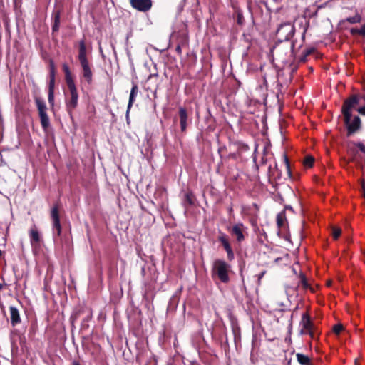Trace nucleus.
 <instances>
[{
    "label": "nucleus",
    "instance_id": "5",
    "mask_svg": "<svg viewBox=\"0 0 365 365\" xmlns=\"http://www.w3.org/2000/svg\"><path fill=\"white\" fill-rule=\"evenodd\" d=\"M70 97L66 100V107L69 113H71L78 106V94L75 83L67 85Z\"/></svg>",
    "mask_w": 365,
    "mask_h": 365
},
{
    "label": "nucleus",
    "instance_id": "19",
    "mask_svg": "<svg viewBox=\"0 0 365 365\" xmlns=\"http://www.w3.org/2000/svg\"><path fill=\"white\" fill-rule=\"evenodd\" d=\"M296 357H297V361L301 364V365H310L309 364V358L303 354H300V353H297L296 354Z\"/></svg>",
    "mask_w": 365,
    "mask_h": 365
},
{
    "label": "nucleus",
    "instance_id": "9",
    "mask_svg": "<svg viewBox=\"0 0 365 365\" xmlns=\"http://www.w3.org/2000/svg\"><path fill=\"white\" fill-rule=\"evenodd\" d=\"M79 62H80V64H81V66L82 67V69H83V78L86 79V81L88 83H91V81H92L93 73H92V71L91 69L90 64H89V62H88V59L87 60L81 61Z\"/></svg>",
    "mask_w": 365,
    "mask_h": 365
},
{
    "label": "nucleus",
    "instance_id": "34",
    "mask_svg": "<svg viewBox=\"0 0 365 365\" xmlns=\"http://www.w3.org/2000/svg\"><path fill=\"white\" fill-rule=\"evenodd\" d=\"M176 51H177L178 53H180V52H181V48H180V46H178V47L176 48Z\"/></svg>",
    "mask_w": 365,
    "mask_h": 365
},
{
    "label": "nucleus",
    "instance_id": "22",
    "mask_svg": "<svg viewBox=\"0 0 365 365\" xmlns=\"http://www.w3.org/2000/svg\"><path fill=\"white\" fill-rule=\"evenodd\" d=\"M332 236L334 239L336 240L339 238L341 233V230L339 227H333L332 229Z\"/></svg>",
    "mask_w": 365,
    "mask_h": 365
},
{
    "label": "nucleus",
    "instance_id": "14",
    "mask_svg": "<svg viewBox=\"0 0 365 365\" xmlns=\"http://www.w3.org/2000/svg\"><path fill=\"white\" fill-rule=\"evenodd\" d=\"M219 241L222 244V245L224 246V248L225 249L227 253V256H228V258L230 259H233L234 257V254H233V252L232 250V248L230 245V243L228 242V240L226 237V235L225 234H222L219 236Z\"/></svg>",
    "mask_w": 365,
    "mask_h": 365
},
{
    "label": "nucleus",
    "instance_id": "27",
    "mask_svg": "<svg viewBox=\"0 0 365 365\" xmlns=\"http://www.w3.org/2000/svg\"><path fill=\"white\" fill-rule=\"evenodd\" d=\"M300 283L302 284V285L304 288H307L308 287V284L307 282V280H306V278H305L304 275H301V277H300Z\"/></svg>",
    "mask_w": 365,
    "mask_h": 365
},
{
    "label": "nucleus",
    "instance_id": "2",
    "mask_svg": "<svg viewBox=\"0 0 365 365\" xmlns=\"http://www.w3.org/2000/svg\"><path fill=\"white\" fill-rule=\"evenodd\" d=\"M294 26L289 22H286L279 26L277 35L280 41H289L294 36Z\"/></svg>",
    "mask_w": 365,
    "mask_h": 365
},
{
    "label": "nucleus",
    "instance_id": "13",
    "mask_svg": "<svg viewBox=\"0 0 365 365\" xmlns=\"http://www.w3.org/2000/svg\"><path fill=\"white\" fill-rule=\"evenodd\" d=\"M138 93V87L136 84H133L130 91L128 108L126 110V117L128 118L130 110L133 106V102L135 101V98Z\"/></svg>",
    "mask_w": 365,
    "mask_h": 365
},
{
    "label": "nucleus",
    "instance_id": "16",
    "mask_svg": "<svg viewBox=\"0 0 365 365\" xmlns=\"http://www.w3.org/2000/svg\"><path fill=\"white\" fill-rule=\"evenodd\" d=\"M179 115H180V128L182 132L185 131L187 128V113L185 108H179Z\"/></svg>",
    "mask_w": 365,
    "mask_h": 365
},
{
    "label": "nucleus",
    "instance_id": "6",
    "mask_svg": "<svg viewBox=\"0 0 365 365\" xmlns=\"http://www.w3.org/2000/svg\"><path fill=\"white\" fill-rule=\"evenodd\" d=\"M51 217L53 222V237L60 236L61 233V226L60 223L58 207L55 205L51 211Z\"/></svg>",
    "mask_w": 365,
    "mask_h": 365
},
{
    "label": "nucleus",
    "instance_id": "3",
    "mask_svg": "<svg viewBox=\"0 0 365 365\" xmlns=\"http://www.w3.org/2000/svg\"><path fill=\"white\" fill-rule=\"evenodd\" d=\"M35 103L38 110L41 126L44 130H46L50 125L49 118L46 113V105L45 102L39 98L35 99Z\"/></svg>",
    "mask_w": 365,
    "mask_h": 365
},
{
    "label": "nucleus",
    "instance_id": "37",
    "mask_svg": "<svg viewBox=\"0 0 365 365\" xmlns=\"http://www.w3.org/2000/svg\"><path fill=\"white\" fill-rule=\"evenodd\" d=\"M2 287H3V285H2V284L0 283V290L2 289Z\"/></svg>",
    "mask_w": 365,
    "mask_h": 365
},
{
    "label": "nucleus",
    "instance_id": "18",
    "mask_svg": "<svg viewBox=\"0 0 365 365\" xmlns=\"http://www.w3.org/2000/svg\"><path fill=\"white\" fill-rule=\"evenodd\" d=\"M78 58L79 61L88 59L86 57V47L83 40H81L79 42V52Z\"/></svg>",
    "mask_w": 365,
    "mask_h": 365
},
{
    "label": "nucleus",
    "instance_id": "30",
    "mask_svg": "<svg viewBox=\"0 0 365 365\" xmlns=\"http://www.w3.org/2000/svg\"><path fill=\"white\" fill-rule=\"evenodd\" d=\"M357 111L361 114V115H365V106H362V107H360L359 108L356 109Z\"/></svg>",
    "mask_w": 365,
    "mask_h": 365
},
{
    "label": "nucleus",
    "instance_id": "12",
    "mask_svg": "<svg viewBox=\"0 0 365 365\" xmlns=\"http://www.w3.org/2000/svg\"><path fill=\"white\" fill-rule=\"evenodd\" d=\"M344 121L350 133L355 132L359 128L361 122L358 116H355L353 120H351V117L349 120L346 121L344 120Z\"/></svg>",
    "mask_w": 365,
    "mask_h": 365
},
{
    "label": "nucleus",
    "instance_id": "25",
    "mask_svg": "<svg viewBox=\"0 0 365 365\" xmlns=\"http://www.w3.org/2000/svg\"><path fill=\"white\" fill-rule=\"evenodd\" d=\"M343 329V326L341 324H336L334 326L333 330L334 333L339 334Z\"/></svg>",
    "mask_w": 365,
    "mask_h": 365
},
{
    "label": "nucleus",
    "instance_id": "15",
    "mask_svg": "<svg viewBox=\"0 0 365 365\" xmlns=\"http://www.w3.org/2000/svg\"><path fill=\"white\" fill-rule=\"evenodd\" d=\"M301 324L303 327L302 331L303 333L309 334L312 335V324L311 322L309 317L305 314H304L302 316Z\"/></svg>",
    "mask_w": 365,
    "mask_h": 365
},
{
    "label": "nucleus",
    "instance_id": "29",
    "mask_svg": "<svg viewBox=\"0 0 365 365\" xmlns=\"http://www.w3.org/2000/svg\"><path fill=\"white\" fill-rule=\"evenodd\" d=\"M55 79H50L49 82V91H53L54 90Z\"/></svg>",
    "mask_w": 365,
    "mask_h": 365
},
{
    "label": "nucleus",
    "instance_id": "31",
    "mask_svg": "<svg viewBox=\"0 0 365 365\" xmlns=\"http://www.w3.org/2000/svg\"><path fill=\"white\" fill-rule=\"evenodd\" d=\"M284 161L286 167L288 168H289V163H288V158H287V157L286 155H284Z\"/></svg>",
    "mask_w": 365,
    "mask_h": 365
},
{
    "label": "nucleus",
    "instance_id": "1",
    "mask_svg": "<svg viewBox=\"0 0 365 365\" xmlns=\"http://www.w3.org/2000/svg\"><path fill=\"white\" fill-rule=\"evenodd\" d=\"M230 265L222 259H217L213 263V274L217 276L220 280L223 283L229 282Z\"/></svg>",
    "mask_w": 365,
    "mask_h": 365
},
{
    "label": "nucleus",
    "instance_id": "32",
    "mask_svg": "<svg viewBox=\"0 0 365 365\" xmlns=\"http://www.w3.org/2000/svg\"><path fill=\"white\" fill-rule=\"evenodd\" d=\"M360 34L361 35H363L364 36H365V25L361 28V29L360 31Z\"/></svg>",
    "mask_w": 365,
    "mask_h": 365
},
{
    "label": "nucleus",
    "instance_id": "17",
    "mask_svg": "<svg viewBox=\"0 0 365 365\" xmlns=\"http://www.w3.org/2000/svg\"><path fill=\"white\" fill-rule=\"evenodd\" d=\"M9 310L11 322L13 326H15L21 322L19 310L17 308L12 306L9 307Z\"/></svg>",
    "mask_w": 365,
    "mask_h": 365
},
{
    "label": "nucleus",
    "instance_id": "20",
    "mask_svg": "<svg viewBox=\"0 0 365 365\" xmlns=\"http://www.w3.org/2000/svg\"><path fill=\"white\" fill-rule=\"evenodd\" d=\"M63 71L65 72L66 81L67 85L75 83L71 74V71L67 65H63Z\"/></svg>",
    "mask_w": 365,
    "mask_h": 365
},
{
    "label": "nucleus",
    "instance_id": "23",
    "mask_svg": "<svg viewBox=\"0 0 365 365\" xmlns=\"http://www.w3.org/2000/svg\"><path fill=\"white\" fill-rule=\"evenodd\" d=\"M314 163V158L312 156H307L304 160V164L307 167H312Z\"/></svg>",
    "mask_w": 365,
    "mask_h": 365
},
{
    "label": "nucleus",
    "instance_id": "8",
    "mask_svg": "<svg viewBox=\"0 0 365 365\" xmlns=\"http://www.w3.org/2000/svg\"><path fill=\"white\" fill-rule=\"evenodd\" d=\"M348 153L351 156L352 160L356 158L357 150H359L365 155V145L362 143L349 142L347 145Z\"/></svg>",
    "mask_w": 365,
    "mask_h": 365
},
{
    "label": "nucleus",
    "instance_id": "21",
    "mask_svg": "<svg viewBox=\"0 0 365 365\" xmlns=\"http://www.w3.org/2000/svg\"><path fill=\"white\" fill-rule=\"evenodd\" d=\"M59 24H60V15L58 13L56 14V16L54 17V24L52 28L53 31H57L58 30Z\"/></svg>",
    "mask_w": 365,
    "mask_h": 365
},
{
    "label": "nucleus",
    "instance_id": "26",
    "mask_svg": "<svg viewBox=\"0 0 365 365\" xmlns=\"http://www.w3.org/2000/svg\"><path fill=\"white\" fill-rule=\"evenodd\" d=\"M51 71H50V78L51 79H55V68L54 64L52 61H51Z\"/></svg>",
    "mask_w": 365,
    "mask_h": 365
},
{
    "label": "nucleus",
    "instance_id": "24",
    "mask_svg": "<svg viewBox=\"0 0 365 365\" xmlns=\"http://www.w3.org/2000/svg\"><path fill=\"white\" fill-rule=\"evenodd\" d=\"M48 102L51 106H54V91H48Z\"/></svg>",
    "mask_w": 365,
    "mask_h": 365
},
{
    "label": "nucleus",
    "instance_id": "4",
    "mask_svg": "<svg viewBox=\"0 0 365 365\" xmlns=\"http://www.w3.org/2000/svg\"><path fill=\"white\" fill-rule=\"evenodd\" d=\"M359 104V98L357 96H352L351 98L345 101L342 108V113L346 121L349 120L351 116V111L356 109V106Z\"/></svg>",
    "mask_w": 365,
    "mask_h": 365
},
{
    "label": "nucleus",
    "instance_id": "11",
    "mask_svg": "<svg viewBox=\"0 0 365 365\" xmlns=\"http://www.w3.org/2000/svg\"><path fill=\"white\" fill-rule=\"evenodd\" d=\"M245 229V227L242 223H237L232 227V234L236 237L238 242H241L244 240L243 232Z\"/></svg>",
    "mask_w": 365,
    "mask_h": 365
},
{
    "label": "nucleus",
    "instance_id": "7",
    "mask_svg": "<svg viewBox=\"0 0 365 365\" xmlns=\"http://www.w3.org/2000/svg\"><path fill=\"white\" fill-rule=\"evenodd\" d=\"M131 6L138 11L145 12L152 6L151 0H130Z\"/></svg>",
    "mask_w": 365,
    "mask_h": 365
},
{
    "label": "nucleus",
    "instance_id": "36",
    "mask_svg": "<svg viewBox=\"0 0 365 365\" xmlns=\"http://www.w3.org/2000/svg\"><path fill=\"white\" fill-rule=\"evenodd\" d=\"M264 274V272H262L260 275H259V279L262 278L263 277V275Z\"/></svg>",
    "mask_w": 365,
    "mask_h": 365
},
{
    "label": "nucleus",
    "instance_id": "28",
    "mask_svg": "<svg viewBox=\"0 0 365 365\" xmlns=\"http://www.w3.org/2000/svg\"><path fill=\"white\" fill-rule=\"evenodd\" d=\"M360 18L359 16H354L347 19V21L351 24L356 23L359 21Z\"/></svg>",
    "mask_w": 365,
    "mask_h": 365
},
{
    "label": "nucleus",
    "instance_id": "33",
    "mask_svg": "<svg viewBox=\"0 0 365 365\" xmlns=\"http://www.w3.org/2000/svg\"><path fill=\"white\" fill-rule=\"evenodd\" d=\"M186 197H187V202L191 204L192 203V201H191V199L190 197V196L188 195H186Z\"/></svg>",
    "mask_w": 365,
    "mask_h": 365
},
{
    "label": "nucleus",
    "instance_id": "35",
    "mask_svg": "<svg viewBox=\"0 0 365 365\" xmlns=\"http://www.w3.org/2000/svg\"><path fill=\"white\" fill-rule=\"evenodd\" d=\"M73 365H80V364L77 361H74Z\"/></svg>",
    "mask_w": 365,
    "mask_h": 365
},
{
    "label": "nucleus",
    "instance_id": "10",
    "mask_svg": "<svg viewBox=\"0 0 365 365\" xmlns=\"http://www.w3.org/2000/svg\"><path fill=\"white\" fill-rule=\"evenodd\" d=\"M29 237L32 247L36 249L39 245L41 236L39 232L35 226L31 228L29 231Z\"/></svg>",
    "mask_w": 365,
    "mask_h": 365
}]
</instances>
